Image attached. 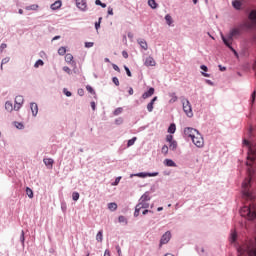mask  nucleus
<instances>
[{
  "label": "nucleus",
  "mask_w": 256,
  "mask_h": 256,
  "mask_svg": "<svg viewBox=\"0 0 256 256\" xmlns=\"http://www.w3.org/2000/svg\"><path fill=\"white\" fill-rule=\"evenodd\" d=\"M104 256H111V252H109V250H105Z\"/></svg>",
  "instance_id": "obj_60"
},
{
  "label": "nucleus",
  "mask_w": 256,
  "mask_h": 256,
  "mask_svg": "<svg viewBox=\"0 0 256 256\" xmlns=\"http://www.w3.org/2000/svg\"><path fill=\"white\" fill-rule=\"evenodd\" d=\"M137 141V137H133L132 139L128 140L127 147H131L135 145V142Z\"/></svg>",
  "instance_id": "obj_31"
},
{
  "label": "nucleus",
  "mask_w": 256,
  "mask_h": 256,
  "mask_svg": "<svg viewBox=\"0 0 256 256\" xmlns=\"http://www.w3.org/2000/svg\"><path fill=\"white\" fill-rule=\"evenodd\" d=\"M162 153H164V155H167V153H169V146L164 145V146L162 147Z\"/></svg>",
  "instance_id": "obj_41"
},
{
  "label": "nucleus",
  "mask_w": 256,
  "mask_h": 256,
  "mask_svg": "<svg viewBox=\"0 0 256 256\" xmlns=\"http://www.w3.org/2000/svg\"><path fill=\"white\" fill-rule=\"evenodd\" d=\"M79 197H80L79 192H73L72 193L73 201H79Z\"/></svg>",
  "instance_id": "obj_35"
},
{
  "label": "nucleus",
  "mask_w": 256,
  "mask_h": 256,
  "mask_svg": "<svg viewBox=\"0 0 256 256\" xmlns=\"http://www.w3.org/2000/svg\"><path fill=\"white\" fill-rule=\"evenodd\" d=\"M170 97H172V98L170 99V103H175V102L177 101V96L175 95V93H172V94L170 95Z\"/></svg>",
  "instance_id": "obj_42"
},
{
  "label": "nucleus",
  "mask_w": 256,
  "mask_h": 256,
  "mask_svg": "<svg viewBox=\"0 0 256 256\" xmlns=\"http://www.w3.org/2000/svg\"><path fill=\"white\" fill-rule=\"evenodd\" d=\"M153 105H155V103H153V102L148 103V105H147V111H148L149 113H152V112H153V109H154Z\"/></svg>",
  "instance_id": "obj_33"
},
{
  "label": "nucleus",
  "mask_w": 256,
  "mask_h": 256,
  "mask_svg": "<svg viewBox=\"0 0 256 256\" xmlns=\"http://www.w3.org/2000/svg\"><path fill=\"white\" fill-rule=\"evenodd\" d=\"M76 6L81 11H87V0H76Z\"/></svg>",
  "instance_id": "obj_12"
},
{
  "label": "nucleus",
  "mask_w": 256,
  "mask_h": 256,
  "mask_svg": "<svg viewBox=\"0 0 256 256\" xmlns=\"http://www.w3.org/2000/svg\"><path fill=\"white\" fill-rule=\"evenodd\" d=\"M64 93L66 97H71V92L67 91V89H64Z\"/></svg>",
  "instance_id": "obj_57"
},
{
  "label": "nucleus",
  "mask_w": 256,
  "mask_h": 256,
  "mask_svg": "<svg viewBox=\"0 0 256 256\" xmlns=\"http://www.w3.org/2000/svg\"><path fill=\"white\" fill-rule=\"evenodd\" d=\"M43 162L46 165V167H50V169H53V164L55 163L53 158H44Z\"/></svg>",
  "instance_id": "obj_16"
},
{
  "label": "nucleus",
  "mask_w": 256,
  "mask_h": 256,
  "mask_svg": "<svg viewBox=\"0 0 256 256\" xmlns=\"http://www.w3.org/2000/svg\"><path fill=\"white\" fill-rule=\"evenodd\" d=\"M191 141L198 148H201L205 145V140H203V136L199 132L193 137Z\"/></svg>",
  "instance_id": "obj_7"
},
{
  "label": "nucleus",
  "mask_w": 256,
  "mask_h": 256,
  "mask_svg": "<svg viewBox=\"0 0 256 256\" xmlns=\"http://www.w3.org/2000/svg\"><path fill=\"white\" fill-rule=\"evenodd\" d=\"M141 211H142V215H147V213H153V211H151L147 208H142Z\"/></svg>",
  "instance_id": "obj_44"
},
{
  "label": "nucleus",
  "mask_w": 256,
  "mask_h": 256,
  "mask_svg": "<svg viewBox=\"0 0 256 256\" xmlns=\"http://www.w3.org/2000/svg\"><path fill=\"white\" fill-rule=\"evenodd\" d=\"M197 133H199V131H198L197 129H195V128H190V127H188V128H185V130H184V135H185L186 137H189L191 140L193 139V137H194Z\"/></svg>",
  "instance_id": "obj_8"
},
{
  "label": "nucleus",
  "mask_w": 256,
  "mask_h": 256,
  "mask_svg": "<svg viewBox=\"0 0 256 256\" xmlns=\"http://www.w3.org/2000/svg\"><path fill=\"white\" fill-rule=\"evenodd\" d=\"M164 165H166V167H177V164L171 159H165Z\"/></svg>",
  "instance_id": "obj_18"
},
{
  "label": "nucleus",
  "mask_w": 256,
  "mask_h": 256,
  "mask_svg": "<svg viewBox=\"0 0 256 256\" xmlns=\"http://www.w3.org/2000/svg\"><path fill=\"white\" fill-rule=\"evenodd\" d=\"M155 94V88H149L147 92H144L142 95V99H149V97H152V95Z\"/></svg>",
  "instance_id": "obj_14"
},
{
  "label": "nucleus",
  "mask_w": 256,
  "mask_h": 256,
  "mask_svg": "<svg viewBox=\"0 0 256 256\" xmlns=\"http://www.w3.org/2000/svg\"><path fill=\"white\" fill-rule=\"evenodd\" d=\"M138 43H139L140 47H142L144 49V51H147V49H149V46L147 45V41H145L143 39H139Z\"/></svg>",
  "instance_id": "obj_19"
},
{
  "label": "nucleus",
  "mask_w": 256,
  "mask_h": 256,
  "mask_svg": "<svg viewBox=\"0 0 256 256\" xmlns=\"http://www.w3.org/2000/svg\"><path fill=\"white\" fill-rule=\"evenodd\" d=\"M241 29H245V28H242L240 25V28L231 29L229 34L227 35V37H225L223 34H221L223 43L226 45V47L228 49L233 51V53H235V55H237V51H235L231 45H233V39H235V37H239V35H241Z\"/></svg>",
  "instance_id": "obj_1"
},
{
  "label": "nucleus",
  "mask_w": 256,
  "mask_h": 256,
  "mask_svg": "<svg viewBox=\"0 0 256 256\" xmlns=\"http://www.w3.org/2000/svg\"><path fill=\"white\" fill-rule=\"evenodd\" d=\"M112 81H113V83H114L117 87H119V78L114 77V78L112 79Z\"/></svg>",
  "instance_id": "obj_52"
},
{
  "label": "nucleus",
  "mask_w": 256,
  "mask_h": 256,
  "mask_svg": "<svg viewBox=\"0 0 256 256\" xmlns=\"http://www.w3.org/2000/svg\"><path fill=\"white\" fill-rule=\"evenodd\" d=\"M95 107H96L95 102H91V108L93 109V111H95Z\"/></svg>",
  "instance_id": "obj_62"
},
{
  "label": "nucleus",
  "mask_w": 256,
  "mask_h": 256,
  "mask_svg": "<svg viewBox=\"0 0 256 256\" xmlns=\"http://www.w3.org/2000/svg\"><path fill=\"white\" fill-rule=\"evenodd\" d=\"M140 201H146L149 203V201H151V196L149 195V192H145L141 198Z\"/></svg>",
  "instance_id": "obj_21"
},
{
  "label": "nucleus",
  "mask_w": 256,
  "mask_h": 256,
  "mask_svg": "<svg viewBox=\"0 0 256 256\" xmlns=\"http://www.w3.org/2000/svg\"><path fill=\"white\" fill-rule=\"evenodd\" d=\"M149 202L139 200V203L135 207L134 217H139L142 209H148Z\"/></svg>",
  "instance_id": "obj_6"
},
{
  "label": "nucleus",
  "mask_w": 256,
  "mask_h": 256,
  "mask_svg": "<svg viewBox=\"0 0 256 256\" xmlns=\"http://www.w3.org/2000/svg\"><path fill=\"white\" fill-rule=\"evenodd\" d=\"M112 67H113L114 71L121 73V69L119 68V66H117V64H113Z\"/></svg>",
  "instance_id": "obj_51"
},
{
  "label": "nucleus",
  "mask_w": 256,
  "mask_h": 256,
  "mask_svg": "<svg viewBox=\"0 0 256 256\" xmlns=\"http://www.w3.org/2000/svg\"><path fill=\"white\" fill-rule=\"evenodd\" d=\"M23 96H16L15 98V105H14V111H19L24 103Z\"/></svg>",
  "instance_id": "obj_9"
},
{
  "label": "nucleus",
  "mask_w": 256,
  "mask_h": 256,
  "mask_svg": "<svg viewBox=\"0 0 256 256\" xmlns=\"http://www.w3.org/2000/svg\"><path fill=\"white\" fill-rule=\"evenodd\" d=\"M169 149H171V151H175V149H177V141L174 140L173 142H170Z\"/></svg>",
  "instance_id": "obj_29"
},
{
  "label": "nucleus",
  "mask_w": 256,
  "mask_h": 256,
  "mask_svg": "<svg viewBox=\"0 0 256 256\" xmlns=\"http://www.w3.org/2000/svg\"><path fill=\"white\" fill-rule=\"evenodd\" d=\"M5 109H6V111H9V113H11V111H13V109H15V108H13V103L8 101L5 103Z\"/></svg>",
  "instance_id": "obj_23"
},
{
  "label": "nucleus",
  "mask_w": 256,
  "mask_h": 256,
  "mask_svg": "<svg viewBox=\"0 0 256 256\" xmlns=\"http://www.w3.org/2000/svg\"><path fill=\"white\" fill-rule=\"evenodd\" d=\"M241 28L246 31H251V29H256V10H252L248 15V20L241 24Z\"/></svg>",
  "instance_id": "obj_4"
},
{
  "label": "nucleus",
  "mask_w": 256,
  "mask_h": 256,
  "mask_svg": "<svg viewBox=\"0 0 256 256\" xmlns=\"http://www.w3.org/2000/svg\"><path fill=\"white\" fill-rule=\"evenodd\" d=\"M124 69H125V71H126L128 77H132L131 70H129V67L124 66Z\"/></svg>",
  "instance_id": "obj_50"
},
{
  "label": "nucleus",
  "mask_w": 256,
  "mask_h": 256,
  "mask_svg": "<svg viewBox=\"0 0 256 256\" xmlns=\"http://www.w3.org/2000/svg\"><path fill=\"white\" fill-rule=\"evenodd\" d=\"M26 11H37V9H39V5L37 4H32L30 6H26Z\"/></svg>",
  "instance_id": "obj_22"
},
{
  "label": "nucleus",
  "mask_w": 256,
  "mask_h": 256,
  "mask_svg": "<svg viewBox=\"0 0 256 256\" xmlns=\"http://www.w3.org/2000/svg\"><path fill=\"white\" fill-rule=\"evenodd\" d=\"M96 241L101 243L103 241V230H100L96 235Z\"/></svg>",
  "instance_id": "obj_25"
},
{
  "label": "nucleus",
  "mask_w": 256,
  "mask_h": 256,
  "mask_svg": "<svg viewBox=\"0 0 256 256\" xmlns=\"http://www.w3.org/2000/svg\"><path fill=\"white\" fill-rule=\"evenodd\" d=\"M238 255L256 256V245L253 242H248L238 248Z\"/></svg>",
  "instance_id": "obj_3"
},
{
  "label": "nucleus",
  "mask_w": 256,
  "mask_h": 256,
  "mask_svg": "<svg viewBox=\"0 0 256 256\" xmlns=\"http://www.w3.org/2000/svg\"><path fill=\"white\" fill-rule=\"evenodd\" d=\"M165 21H166L167 25H169V26L173 25V17H171V15L167 14L165 16Z\"/></svg>",
  "instance_id": "obj_24"
},
{
  "label": "nucleus",
  "mask_w": 256,
  "mask_h": 256,
  "mask_svg": "<svg viewBox=\"0 0 256 256\" xmlns=\"http://www.w3.org/2000/svg\"><path fill=\"white\" fill-rule=\"evenodd\" d=\"M171 241V232L167 231L165 234H163L161 240H160V245H167V242Z\"/></svg>",
  "instance_id": "obj_11"
},
{
  "label": "nucleus",
  "mask_w": 256,
  "mask_h": 256,
  "mask_svg": "<svg viewBox=\"0 0 256 256\" xmlns=\"http://www.w3.org/2000/svg\"><path fill=\"white\" fill-rule=\"evenodd\" d=\"M65 53H67V49L65 47H60L58 49V54L65 55Z\"/></svg>",
  "instance_id": "obj_38"
},
{
  "label": "nucleus",
  "mask_w": 256,
  "mask_h": 256,
  "mask_svg": "<svg viewBox=\"0 0 256 256\" xmlns=\"http://www.w3.org/2000/svg\"><path fill=\"white\" fill-rule=\"evenodd\" d=\"M183 111L187 117H193V108L191 107V102L188 99H182Z\"/></svg>",
  "instance_id": "obj_5"
},
{
  "label": "nucleus",
  "mask_w": 256,
  "mask_h": 256,
  "mask_svg": "<svg viewBox=\"0 0 256 256\" xmlns=\"http://www.w3.org/2000/svg\"><path fill=\"white\" fill-rule=\"evenodd\" d=\"M176 130L177 127L175 126V124H171L168 128V133H175Z\"/></svg>",
  "instance_id": "obj_32"
},
{
  "label": "nucleus",
  "mask_w": 256,
  "mask_h": 256,
  "mask_svg": "<svg viewBox=\"0 0 256 256\" xmlns=\"http://www.w3.org/2000/svg\"><path fill=\"white\" fill-rule=\"evenodd\" d=\"M10 58L6 57L4 59H2V63H1V70L3 71V65H6V63H9Z\"/></svg>",
  "instance_id": "obj_39"
},
{
  "label": "nucleus",
  "mask_w": 256,
  "mask_h": 256,
  "mask_svg": "<svg viewBox=\"0 0 256 256\" xmlns=\"http://www.w3.org/2000/svg\"><path fill=\"white\" fill-rule=\"evenodd\" d=\"M86 90L88 91V93H91L92 95H95V90L93 89V87L87 85Z\"/></svg>",
  "instance_id": "obj_40"
},
{
  "label": "nucleus",
  "mask_w": 256,
  "mask_h": 256,
  "mask_svg": "<svg viewBox=\"0 0 256 256\" xmlns=\"http://www.w3.org/2000/svg\"><path fill=\"white\" fill-rule=\"evenodd\" d=\"M5 49H7V44L3 43L0 45V53H3V51H5Z\"/></svg>",
  "instance_id": "obj_49"
},
{
  "label": "nucleus",
  "mask_w": 256,
  "mask_h": 256,
  "mask_svg": "<svg viewBox=\"0 0 256 256\" xmlns=\"http://www.w3.org/2000/svg\"><path fill=\"white\" fill-rule=\"evenodd\" d=\"M231 243H235V241H237V233L236 232H232L231 233Z\"/></svg>",
  "instance_id": "obj_37"
},
{
  "label": "nucleus",
  "mask_w": 256,
  "mask_h": 256,
  "mask_svg": "<svg viewBox=\"0 0 256 256\" xmlns=\"http://www.w3.org/2000/svg\"><path fill=\"white\" fill-rule=\"evenodd\" d=\"M166 141H167L168 143H173V141H175V140H173V135H167V136H166Z\"/></svg>",
  "instance_id": "obj_45"
},
{
  "label": "nucleus",
  "mask_w": 256,
  "mask_h": 256,
  "mask_svg": "<svg viewBox=\"0 0 256 256\" xmlns=\"http://www.w3.org/2000/svg\"><path fill=\"white\" fill-rule=\"evenodd\" d=\"M122 57H124V59H128L129 58V54L127 53V51H123L122 52Z\"/></svg>",
  "instance_id": "obj_54"
},
{
  "label": "nucleus",
  "mask_w": 256,
  "mask_h": 256,
  "mask_svg": "<svg viewBox=\"0 0 256 256\" xmlns=\"http://www.w3.org/2000/svg\"><path fill=\"white\" fill-rule=\"evenodd\" d=\"M148 5L151 9H157V2L155 0H148Z\"/></svg>",
  "instance_id": "obj_28"
},
{
  "label": "nucleus",
  "mask_w": 256,
  "mask_h": 256,
  "mask_svg": "<svg viewBox=\"0 0 256 256\" xmlns=\"http://www.w3.org/2000/svg\"><path fill=\"white\" fill-rule=\"evenodd\" d=\"M62 5H63V3L61 2V0H57L50 7H51L52 11H57V9H61Z\"/></svg>",
  "instance_id": "obj_17"
},
{
  "label": "nucleus",
  "mask_w": 256,
  "mask_h": 256,
  "mask_svg": "<svg viewBox=\"0 0 256 256\" xmlns=\"http://www.w3.org/2000/svg\"><path fill=\"white\" fill-rule=\"evenodd\" d=\"M65 61L66 63H73V54H70V53L66 54Z\"/></svg>",
  "instance_id": "obj_26"
},
{
  "label": "nucleus",
  "mask_w": 256,
  "mask_h": 256,
  "mask_svg": "<svg viewBox=\"0 0 256 256\" xmlns=\"http://www.w3.org/2000/svg\"><path fill=\"white\" fill-rule=\"evenodd\" d=\"M202 75H203V77H211L210 74H207V73H205V72H202Z\"/></svg>",
  "instance_id": "obj_64"
},
{
  "label": "nucleus",
  "mask_w": 256,
  "mask_h": 256,
  "mask_svg": "<svg viewBox=\"0 0 256 256\" xmlns=\"http://www.w3.org/2000/svg\"><path fill=\"white\" fill-rule=\"evenodd\" d=\"M84 93L83 89H78V95H80V97H83Z\"/></svg>",
  "instance_id": "obj_56"
},
{
  "label": "nucleus",
  "mask_w": 256,
  "mask_h": 256,
  "mask_svg": "<svg viewBox=\"0 0 256 256\" xmlns=\"http://www.w3.org/2000/svg\"><path fill=\"white\" fill-rule=\"evenodd\" d=\"M30 109L32 111V115L34 117H37V114L39 113V106H37V103H31L30 104Z\"/></svg>",
  "instance_id": "obj_15"
},
{
  "label": "nucleus",
  "mask_w": 256,
  "mask_h": 256,
  "mask_svg": "<svg viewBox=\"0 0 256 256\" xmlns=\"http://www.w3.org/2000/svg\"><path fill=\"white\" fill-rule=\"evenodd\" d=\"M119 181H121V177L115 179L114 185H119Z\"/></svg>",
  "instance_id": "obj_58"
},
{
  "label": "nucleus",
  "mask_w": 256,
  "mask_h": 256,
  "mask_svg": "<svg viewBox=\"0 0 256 256\" xmlns=\"http://www.w3.org/2000/svg\"><path fill=\"white\" fill-rule=\"evenodd\" d=\"M102 19H103V18L100 17L99 20H98V22L95 23V29H96V30H99V27H101V20H102Z\"/></svg>",
  "instance_id": "obj_46"
},
{
  "label": "nucleus",
  "mask_w": 256,
  "mask_h": 256,
  "mask_svg": "<svg viewBox=\"0 0 256 256\" xmlns=\"http://www.w3.org/2000/svg\"><path fill=\"white\" fill-rule=\"evenodd\" d=\"M128 93H129V95H133V93H134L133 88H129Z\"/></svg>",
  "instance_id": "obj_63"
},
{
  "label": "nucleus",
  "mask_w": 256,
  "mask_h": 256,
  "mask_svg": "<svg viewBox=\"0 0 256 256\" xmlns=\"http://www.w3.org/2000/svg\"><path fill=\"white\" fill-rule=\"evenodd\" d=\"M256 92L254 91L251 95L252 103L255 101Z\"/></svg>",
  "instance_id": "obj_59"
},
{
  "label": "nucleus",
  "mask_w": 256,
  "mask_h": 256,
  "mask_svg": "<svg viewBox=\"0 0 256 256\" xmlns=\"http://www.w3.org/2000/svg\"><path fill=\"white\" fill-rule=\"evenodd\" d=\"M108 15H113V8H108Z\"/></svg>",
  "instance_id": "obj_61"
},
{
  "label": "nucleus",
  "mask_w": 256,
  "mask_h": 256,
  "mask_svg": "<svg viewBox=\"0 0 256 256\" xmlns=\"http://www.w3.org/2000/svg\"><path fill=\"white\" fill-rule=\"evenodd\" d=\"M243 3H241V1L239 0H234L232 2V6L234 7V9H237L239 11V9H241Z\"/></svg>",
  "instance_id": "obj_20"
},
{
  "label": "nucleus",
  "mask_w": 256,
  "mask_h": 256,
  "mask_svg": "<svg viewBox=\"0 0 256 256\" xmlns=\"http://www.w3.org/2000/svg\"><path fill=\"white\" fill-rule=\"evenodd\" d=\"M157 175H159V172H154V173L140 172V173L134 174V177H141L142 179H145V177H157Z\"/></svg>",
  "instance_id": "obj_10"
},
{
  "label": "nucleus",
  "mask_w": 256,
  "mask_h": 256,
  "mask_svg": "<svg viewBox=\"0 0 256 256\" xmlns=\"http://www.w3.org/2000/svg\"><path fill=\"white\" fill-rule=\"evenodd\" d=\"M118 221L119 223H127V218L125 216H119Z\"/></svg>",
  "instance_id": "obj_43"
},
{
  "label": "nucleus",
  "mask_w": 256,
  "mask_h": 256,
  "mask_svg": "<svg viewBox=\"0 0 256 256\" xmlns=\"http://www.w3.org/2000/svg\"><path fill=\"white\" fill-rule=\"evenodd\" d=\"M43 65H45V63L40 59L34 64V67L37 69L38 67H43Z\"/></svg>",
  "instance_id": "obj_34"
},
{
  "label": "nucleus",
  "mask_w": 256,
  "mask_h": 256,
  "mask_svg": "<svg viewBox=\"0 0 256 256\" xmlns=\"http://www.w3.org/2000/svg\"><path fill=\"white\" fill-rule=\"evenodd\" d=\"M26 195L29 197V199H33V190L31 188L27 187Z\"/></svg>",
  "instance_id": "obj_30"
},
{
  "label": "nucleus",
  "mask_w": 256,
  "mask_h": 256,
  "mask_svg": "<svg viewBox=\"0 0 256 256\" xmlns=\"http://www.w3.org/2000/svg\"><path fill=\"white\" fill-rule=\"evenodd\" d=\"M144 65L146 67H155V65H157V62H155V59L152 56H148L145 59Z\"/></svg>",
  "instance_id": "obj_13"
},
{
  "label": "nucleus",
  "mask_w": 256,
  "mask_h": 256,
  "mask_svg": "<svg viewBox=\"0 0 256 256\" xmlns=\"http://www.w3.org/2000/svg\"><path fill=\"white\" fill-rule=\"evenodd\" d=\"M121 113H123V108H117V109L114 111V115H121Z\"/></svg>",
  "instance_id": "obj_47"
},
{
  "label": "nucleus",
  "mask_w": 256,
  "mask_h": 256,
  "mask_svg": "<svg viewBox=\"0 0 256 256\" xmlns=\"http://www.w3.org/2000/svg\"><path fill=\"white\" fill-rule=\"evenodd\" d=\"M93 45H94L93 42H86V43H85V47H86L87 49L93 47Z\"/></svg>",
  "instance_id": "obj_53"
},
{
  "label": "nucleus",
  "mask_w": 256,
  "mask_h": 256,
  "mask_svg": "<svg viewBox=\"0 0 256 256\" xmlns=\"http://www.w3.org/2000/svg\"><path fill=\"white\" fill-rule=\"evenodd\" d=\"M95 5H99V6L102 7L103 9H105V7H107V4L101 2V0H96V1H95Z\"/></svg>",
  "instance_id": "obj_36"
},
{
  "label": "nucleus",
  "mask_w": 256,
  "mask_h": 256,
  "mask_svg": "<svg viewBox=\"0 0 256 256\" xmlns=\"http://www.w3.org/2000/svg\"><path fill=\"white\" fill-rule=\"evenodd\" d=\"M200 69H202V71H205L206 73L209 71V69L205 65H201Z\"/></svg>",
  "instance_id": "obj_55"
},
{
  "label": "nucleus",
  "mask_w": 256,
  "mask_h": 256,
  "mask_svg": "<svg viewBox=\"0 0 256 256\" xmlns=\"http://www.w3.org/2000/svg\"><path fill=\"white\" fill-rule=\"evenodd\" d=\"M108 209H110V211H117V203L115 202L109 203Z\"/></svg>",
  "instance_id": "obj_27"
},
{
  "label": "nucleus",
  "mask_w": 256,
  "mask_h": 256,
  "mask_svg": "<svg viewBox=\"0 0 256 256\" xmlns=\"http://www.w3.org/2000/svg\"><path fill=\"white\" fill-rule=\"evenodd\" d=\"M63 71H65V73H67L68 75H71V68H69L68 66H64Z\"/></svg>",
  "instance_id": "obj_48"
},
{
  "label": "nucleus",
  "mask_w": 256,
  "mask_h": 256,
  "mask_svg": "<svg viewBox=\"0 0 256 256\" xmlns=\"http://www.w3.org/2000/svg\"><path fill=\"white\" fill-rule=\"evenodd\" d=\"M240 215L241 217H246L249 221H253L256 218V203L241 208Z\"/></svg>",
  "instance_id": "obj_2"
}]
</instances>
